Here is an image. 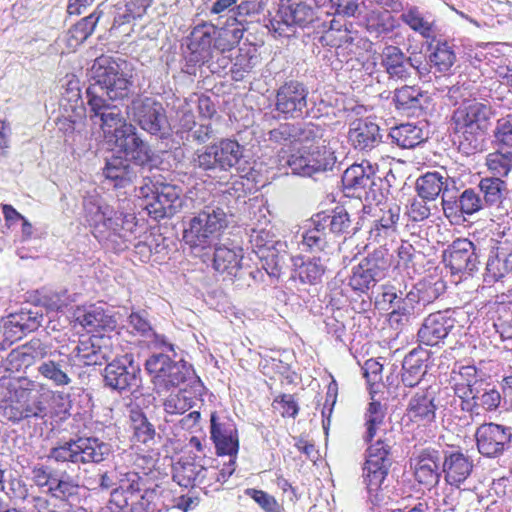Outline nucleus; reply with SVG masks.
I'll list each match as a JSON object with an SVG mask.
<instances>
[{
    "label": "nucleus",
    "instance_id": "f8f14e48",
    "mask_svg": "<svg viewBox=\"0 0 512 512\" xmlns=\"http://www.w3.org/2000/svg\"><path fill=\"white\" fill-rule=\"evenodd\" d=\"M244 148L236 140L222 139L218 143L204 147L195 152L192 163L194 167L208 173L227 172L239 169Z\"/></svg>",
    "mask_w": 512,
    "mask_h": 512
},
{
    "label": "nucleus",
    "instance_id": "680f3d73",
    "mask_svg": "<svg viewBox=\"0 0 512 512\" xmlns=\"http://www.w3.org/2000/svg\"><path fill=\"white\" fill-rule=\"evenodd\" d=\"M243 32L238 28H217L213 36L214 51L225 53L231 51L242 38Z\"/></svg>",
    "mask_w": 512,
    "mask_h": 512
},
{
    "label": "nucleus",
    "instance_id": "4468645a",
    "mask_svg": "<svg viewBox=\"0 0 512 512\" xmlns=\"http://www.w3.org/2000/svg\"><path fill=\"white\" fill-rule=\"evenodd\" d=\"M314 5V0H283L266 27L279 37H291L296 27L304 28L315 21Z\"/></svg>",
    "mask_w": 512,
    "mask_h": 512
},
{
    "label": "nucleus",
    "instance_id": "338daca9",
    "mask_svg": "<svg viewBox=\"0 0 512 512\" xmlns=\"http://www.w3.org/2000/svg\"><path fill=\"white\" fill-rule=\"evenodd\" d=\"M459 204L463 215H473L485 207L480 193L472 188L465 189L460 194Z\"/></svg>",
    "mask_w": 512,
    "mask_h": 512
},
{
    "label": "nucleus",
    "instance_id": "8fccbe9b",
    "mask_svg": "<svg viewBox=\"0 0 512 512\" xmlns=\"http://www.w3.org/2000/svg\"><path fill=\"white\" fill-rule=\"evenodd\" d=\"M388 137L392 143L403 149L414 148L424 140L422 129L411 123L391 128Z\"/></svg>",
    "mask_w": 512,
    "mask_h": 512
},
{
    "label": "nucleus",
    "instance_id": "6e6d98bb",
    "mask_svg": "<svg viewBox=\"0 0 512 512\" xmlns=\"http://www.w3.org/2000/svg\"><path fill=\"white\" fill-rule=\"evenodd\" d=\"M327 244V231L316 225L313 216L310 219L309 228L302 234L301 249L305 252L316 253L324 251Z\"/></svg>",
    "mask_w": 512,
    "mask_h": 512
},
{
    "label": "nucleus",
    "instance_id": "7ed1b4c3",
    "mask_svg": "<svg viewBox=\"0 0 512 512\" xmlns=\"http://www.w3.org/2000/svg\"><path fill=\"white\" fill-rule=\"evenodd\" d=\"M495 111L488 101L465 99L454 110L452 121L456 133L461 134L460 147L467 153L481 151Z\"/></svg>",
    "mask_w": 512,
    "mask_h": 512
},
{
    "label": "nucleus",
    "instance_id": "49530a36",
    "mask_svg": "<svg viewBox=\"0 0 512 512\" xmlns=\"http://www.w3.org/2000/svg\"><path fill=\"white\" fill-rule=\"evenodd\" d=\"M102 12L98 9L73 25L65 34L63 40L70 49H75L83 43L94 31Z\"/></svg>",
    "mask_w": 512,
    "mask_h": 512
},
{
    "label": "nucleus",
    "instance_id": "f257e3e1",
    "mask_svg": "<svg viewBox=\"0 0 512 512\" xmlns=\"http://www.w3.org/2000/svg\"><path fill=\"white\" fill-rule=\"evenodd\" d=\"M384 417L385 410L381 403L370 402L365 413L366 431L363 435V440L370 445L366 449L362 477L372 502L378 501L377 492L386 479L393 461L391 450L394 443L391 435L387 432L379 435Z\"/></svg>",
    "mask_w": 512,
    "mask_h": 512
},
{
    "label": "nucleus",
    "instance_id": "4be33fe9",
    "mask_svg": "<svg viewBox=\"0 0 512 512\" xmlns=\"http://www.w3.org/2000/svg\"><path fill=\"white\" fill-rule=\"evenodd\" d=\"M475 437L481 455L487 458H497L509 449L512 428L496 423H484L476 429Z\"/></svg>",
    "mask_w": 512,
    "mask_h": 512
},
{
    "label": "nucleus",
    "instance_id": "c9c22d12",
    "mask_svg": "<svg viewBox=\"0 0 512 512\" xmlns=\"http://www.w3.org/2000/svg\"><path fill=\"white\" fill-rule=\"evenodd\" d=\"M314 222L317 226H321L326 231L335 236L353 235L357 231V227L352 226L350 215L344 207H336L330 212H319L314 215Z\"/></svg>",
    "mask_w": 512,
    "mask_h": 512
},
{
    "label": "nucleus",
    "instance_id": "5701e85b",
    "mask_svg": "<svg viewBox=\"0 0 512 512\" xmlns=\"http://www.w3.org/2000/svg\"><path fill=\"white\" fill-rule=\"evenodd\" d=\"M450 382L456 397L460 399L462 411H471L475 405L473 395L479 393L485 380L474 365L455 366L451 371Z\"/></svg>",
    "mask_w": 512,
    "mask_h": 512
},
{
    "label": "nucleus",
    "instance_id": "72a5a7b5",
    "mask_svg": "<svg viewBox=\"0 0 512 512\" xmlns=\"http://www.w3.org/2000/svg\"><path fill=\"white\" fill-rule=\"evenodd\" d=\"M381 65L389 79L408 81L412 78V55L407 56L399 47L386 46L381 53Z\"/></svg>",
    "mask_w": 512,
    "mask_h": 512
},
{
    "label": "nucleus",
    "instance_id": "cd10ccee",
    "mask_svg": "<svg viewBox=\"0 0 512 512\" xmlns=\"http://www.w3.org/2000/svg\"><path fill=\"white\" fill-rule=\"evenodd\" d=\"M455 322L449 311H438L429 314L418 330V341L426 346L438 345L454 328Z\"/></svg>",
    "mask_w": 512,
    "mask_h": 512
},
{
    "label": "nucleus",
    "instance_id": "ea45409f",
    "mask_svg": "<svg viewBox=\"0 0 512 512\" xmlns=\"http://www.w3.org/2000/svg\"><path fill=\"white\" fill-rule=\"evenodd\" d=\"M448 186L449 177L445 172H427L416 181L418 196L430 202L436 200L441 193L448 192Z\"/></svg>",
    "mask_w": 512,
    "mask_h": 512
},
{
    "label": "nucleus",
    "instance_id": "5fc2aeb1",
    "mask_svg": "<svg viewBox=\"0 0 512 512\" xmlns=\"http://www.w3.org/2000/svg\"><path fill=\"white\" fill-rule=\"evenodd\" d=\"M501 400L502 395L495 385L485 381L483 385L480 386L479 393L477 395H473L472 401L475 402L474 407L471 411L467 412L478 415L480 409L485 411H494L499 407Z\"/></svg>",
    "mask_w": 512,
    "mask_h": 512
},
{
    "label": "nucleus",
    "instance_id": "6e6552de",
    "mask_svg": "<svg viewBox=\"0 0 512 512\" xmlns=\"http://www.w3.org/2000/svg\"><path fill=\"white\" fill-rule=\"evenodd\" d=\"M181 189L175 185L154 182L144 178L138 188L141 206L154 220L172 217L182 206Z\"/></svg>",
    "mask_w": 512,
    "mask_h": 512
},
{
    "label": "nucleus",
    "instance_id": "0e129e2a",
    "mask_svg": "<svg viewBox=\"0 0 512 512\" xmlns=\"http://www.w3.org/2000/svg\"><path fill=\"white\" fill-rule=\"evenodd\" d=\"M133 437L135 441L153 445L156 442V431L152 423L141 413L133 418Z\"/></svg>",
    "mask_w": 512,
    "mask_h": 512
},
{
    "label": "nucleus",
    "instance_id": "58836bf2",
    "mask_svg": "<svg viewBox=\"0 0 512 512\" xmlns=\"http://www.w3.org/2000/svg\"><path fill=\"white\" fill-rule=\"evenodd\" d=\"M434 392L429 389L417 392L409 401L407 414L413 421L431 423L436 417Z\"/></svg>",
    "mask_w": 512,
    "mask_h": 512
},
{
    "label": "nucleus",
    "instance_id": "774afa93",
    "mask_svg": "<svg viewBox=\"0 0 512 512\" xmlns=\"http://www.w3.org/2000/svg\"><path fill=\"white\" fill-rule=\"evenodd\" d=\"M223 484L219 469L216 467H202L198 487L205 494L210 491H219Z\"/></svg>",
    "mask_w": 512,
    "mask_h": 512
},
{
    "label": "nucleus",
    "instance_id": "09e8293b",
    "mask_svg": "<svg viewBox=\"0 0 512 512\" xmlns=\"http://www.w3.org/2000/svg\"><path fill=\"white\" fill-rule=\"evenodd\" d=\"M398 220L399 208H390L379 220L374 221V224L369 231L368 240L378 243L383 247V242L395 233Z\"/></svg>",
    "mask_w": 512,
    "mask_h": 512
},
{
    "label": "nucleus",
    "instance_id": "69168bd1",
    "mask_svg": "<svg viewBox=\"0 0 512 512\" xmlns=\"http://www.w3.org/2000/svg\"><path fill=\"white\" fill-rule=\"evenodd\" d=\"M493 137L495 147L512 149V113L497 120Z\"/></svg>",
    "mask_w": 512,
    "mask_h": 512
},
{
    "label": "nucleus",
    "instance_id": "f704fd0d",
    "mask_svg": "<svg viewBox=\"0 0 512 512\" xmlns=\"http://www.w3.org/2000/svg\"><path fill=\"white\" fill-rule=\"evenodd\" d=\"M473 460L460 451L445 453L442 459V473L450 486L459 487L472 473Z\"/></svg>",
    "mask_w": 512,
    "mask_h": 512
},
{
    "label": "nucleus",
    "instance_id": "2eb2a0df",
    "mask_svg": "<svg viewBox=\"0 0 512 512\" xmlns=\"http://www.w3.org/2000/svg\"><path fill=\"white\" fill-rule=\"evenodd\" d=\"M31 473L35 485L51 497L49 500L57 505V510L64 505L71 508L69 501L77 496L79 485L66 472L60 473L50 466L37 464Z\"/></svg>",
    "mask_w": 512,
    "mask_h": 512
},
{
    "label": "nucleus",
    "instance_id": "39448f33",
    "mask_svg": "<svg viewBox=\"0 0 512 512\" xmlns=\"http://www.w3.org/2000/svg\"><path fill=\"white\" fill-rule=\"evenodd\" d=\"M145 369L157 394L189 384L201 388V381L186 361L174 360L164 353H154L145 362Z\"/></svg>",
    "mask_w": 512,
    "mask_h": 512
},
{
    "label": "nucleus",
    "instance_id": "4d7b16f0",
    "mask_svg": "<svg viewBox=\"0 0 512 512\" xmlns=\"http://www.w3.org/2000/svg\"><path fill=\"white\" fill-rule=\"evenodd\" d=\"M360 263L376 278L380 281L385 276L391 266V255L388 250L382 246L375 249Z\"/></svg>",
    "mask_w": 512,
    "mask_h": 512
},
{
    "label": "nucleus",
    "instance_id": "9b49d317",
    "mask_svg": "<svg viewBox=\"0 0 512 512\" xmlns=\"http://www.w3.org/2000/svg\"><path fill=\"white\" fill-rule=\"evenodd\" d=\"M127 114L143 131L157 139H167L172 132L163 104L153 97L137 96L127 106Z\"/></svg>",
    "mask_w": 512,
    "mask_h": 512
},
{
    "label": "nucleus",
    "instance_id": "c756f323",
    "mask_svg": "<svg viewBox=\"0 0 512 512\" xmlns=\"http://www.w3.org/2000/svg\"><path fill=\"white\" fill-rule=\"evenodd\" d=\"M216 27L212 24L196 26L189 36L187 48L189 50L188 61L194 64H205L214 58L213 36Z\"/></svg>",
    "mask_w": 512,
    "mask_h": 512
},
{
    "label": "nucleus",
    "instance_id": "7c9ffc66",
    "mask_svg": "<svg viewBox=\"0 0 512 512\" xmlns=\"http://www.w3.org/2000/svg\"><path fill=\"white\" fill-rule=\"evenodd\" d=\"M72 369L71 357L68 354L54 350L51 355L39 363L37 371L44 379L55 386H66L71 383L70 371Z\"/></svg>",
    "mask_w": 512,
    "mask_h": 512
},
{
    "label": "nucleus",
    "instance_id": "dca6fc26",
    "mask_svg": "<svg viewBox=\"0 0 512 512\" xmlns=\"http://www.w3.org/2000/svg\"><path fill=\"white\" fill-rule=\"evenodd\" d=\"M325 128L312 122L281 123L269 131V140L277 144L299 145L301 150H308L326 142Z\"/></svg>",
    "mask_w": 512,
    "mask_h": 512
},
{
    "label": "nucleus",
    "instance_id": "473e14b6",
    "mask_svg": "<svg viewBox=\"0 0 512 512\" xmlns=\"http://www.w3.org/2000/svg\"><path fill=\"white\" fill-rule=\"evenodd\" d=\"M349 143L359 151H371L382 142L380 127L369 119L355 120L348 131Z\"/></svg>",
    "mask_w": 512,
    "mask_h": 512
},
{
    "label": "nucleus",
    "instance_id": "052dcab7",
    "mask_svg": "<svg viewBox=\"0 0 512 512\" xmlns=\"http://www.w3.org/2000/svg\"><path fill=\"white\" fill-rule=\"evenodd\" d=\"M255 52V49L238 50V54L234 57L230 69L233 80H243L245 75L250 73L252 69L257 65L258 56L256 55Z\"/></svg>",
    "mask_w": 512,
    "mask_h": 512
},
{
    "label": "nucleus",
    "instance_id": "603ef678",
    "mask_svg": "<svg viewBox=\"0 0 512 512\" xmlns=\"http://www.w3.org/2000/svg\"><path fill=\"white\" fill-rule=\"evenodd\" d=\"M203 465L189 459H180L173 466V480L182 487L198 486Z\"/></svg>",
    "mask_w": 512,
    "mask_h": 512
},
{
    "label": "nucleus",
    "instance_id": "1a4fd4ad",
    "mask_svg": "<svg viewBox=\"0 0 512 512\" xmlns=\"http://www.w3.org/2000/svg\"><path fill=\"white\" fill-rule=\"evenodd\" d=\"M122 480L129 512H166L171 506V493L160 485L145 488L137 473H128Z\"/></svg>",
    "mask_w": 512,
    "mask_h": 512
},
{
    "label": "nucleus",
    "instance_id": "9d476101",
    "mask_svg": "<svg viewBox=\"0 0 512 512\" xmlns=\"http://www.w3.org/2000/svg\"><path fill=\"white\" fill-rule=\"evenodd\" d=\"M342 184L348 196L368 204L379 203L383 198V180L377 175V167L368 161L348 167L342 175Z\"/></svg>",
    "mask_w": 512,
    "mask_h": 512
},
{
    "label": "nucleus",
    "instance_id": "393cba45",
    "mask_svg": "<svg viewBox=\"0 0 512 512\" xmlns=\"http://www.w3.org/2000/svg\"><path fill=\"white\" fill-rule=\"evenodd\" d=\"M477 248L466 238L454 240L444 252V262L452 274L471 275L478 269Z\"/></svg>",
    "mask_w": 512,
    "mask_h": 512
},
{
    "label": "nucleus",
    "instance_id": "a19ab883",
    "mask_svg": "<svg viewBox=\"0 0 512 512\" xmlns=\"http://www.w3.org/2000/svg\"><path fill=\"white\" fill-rule=\"evenodd\" d=\"M427 351L413 349L405 356L402 364V382L406 387H415L426 373Z\"/></svg>",
    "mask_w": 512,
    "mask_h": 512
},
{
    "label": "nucleus",
    "instance_id": "6ab92c4d",
    "mask_svg": "<svg viewBox=\"0 0 512 512\" xmlns=\"http://www.w3.org/2000/svg\"><path fill=\"white\" fill-rule=\"evenodd\" d=\"M88 106L92 122L101 127L105 138L115 146L136 131V127L126 121L118 106L110 103L99 105V109L92 105Z\"/></svg>",
    "mask_w": 512,
    "mask_h": 512
},
{
    "label": "nucleus",
    "instance_id": "b1692460",
    "mask_svg": "<svg viewBox=\"0 0 512 512\" xmlns=\"http://www.w3.org/2000/svg\"><path fill=\"white\" fill-rule=\"evenodd\" d=\"M210 438L215 445L218 455L237 457L239 435L232 418L212 412L210 416Z\"/></svg>",
    "mask_w": 512,
    "mask_h": 512
},
{
    "label": "nucleus",
    "instance_id": "864d4df0",
    "mask_svg": "<svg viewBox=\"0 0 512 512\" xmlns=\"http://www.w3.org/2000/svg\"><path fill=\"white\" fill-rule=\"evenodd\" d=\"M296 265V276L304 284L316 285L326 271L325 260L321 257H312L302 260Z\"/></svg>",
    "mask_w": 512,
    "mask_h": 512
},
{
    "label": "nucleus",
    "instance_id": "ddd939ff",
    "mask_svg": "<svg viewBox=\"0 0 512 512\" xmlns=\"http://www.w3.org/2000/svg\"><path fill=\"white\" fill-rule=\"evenodd\" d=\"M248 235L252 250L262 263V269L270 278H279L287 255L286 242L278 238L272 227H254Z\"/></svg>",
    "mask_w": 512,
    "mask_h": 512
},
{
    "label": "nucleus",
    "instance_id": "e2e57ef3",
    "mask_svg": "<svg viewBox=\"0 0 512 512\" xmlns=\"http://www.w3.org/2000/svg\"><path fill=\"white\" fill-rule=\"evenodd\" d=\"M379 282L376 278L359 263L353 267L352 274L349 277V286L357 292L366 293L370 288L374 287Z\"/></svg>",
    "mask_w": 512,
    "mask_h": 512
},
{
    "label": "nucleus",
    "instance_id": "c03bdc74",
    "mask_svg": "<svg viewBox=\"0 0 512 512\" xmlns=\"http://www.w3.org/2000/svg\"><path fill=\"white\" fill-rule=\"evenodd\" d=\"M393 101L398 110L415 113L427 106L429 96L416 86L405 85L394 91Z\"/></svg>",
    "mask_w": 512,
    "mask_h": 512
},
{
    "label": "nucleus",
    "instance_id": "423d86ee",
    "mask_svg": "<svg viewBox=\"0 0 512 512\" xmlns=\"http://www.w3.org/2000/svg\"><path fill=\"white\" fill-rule=\"evenodd\" d=\"M230 216L232 215L219 206H205L189 220L183 232V240L194 249L212 247L228 227Z\"/></svg>",
    "mask_w": 512,
    "mask_h": 512
},
{
    "label": "nucleus",
    "instance_id": "f3484780",
    "mask_svg": "<svg viewBox=\"0 0 512 512\" xmlns=\"http://www.w3.org/2000/svg\"><path fill=\"white\" fill-rule=\"evenodd\" d=\"M103 378L105 386L119 393L130 392L141 385V368L134 355L126 353L107 363Z\"/></svg>",
    "mask_w": 512,
    "mask_h": 512
},
{
    "label": "nucleus",
    "instance_id": "aec40b11",
    "mask_svg": "<svg viewBox=\"0 0 512 512\" xmlns=\"http://www.w3.org/2000/svg\"><path fill=\"white\" fill-rule=\"evenodd\" d=\"M308 96L309 90L305 84L287 81L276 90L274 109L284 119L301 118L309 111Z\"/></svg>",
    "mask_w": 512,
    "mask_h": 512
},
{
    "label": "nucleus",
    "instance_id": "bf43d9fd",
    "mask_svg": "<svg viewBox=\"0 0 512 512\" xmlns=\"http://www.w3.org/2000/svg\"><path fill=\"white\" fill-rule=\"evenodd\" d=\"M455 61V53L446 42L439 43L429 56L430 68H434V74H448Z\"/></svg>",
    "mask_w": 512,
    "mask_h": 512
},
{
    "label": "nucleus",
    "instance_id": "0eeeda50",
    "mask_svg": "<svg viewBox=\"0 0 512 512\" xmlns=\"http://www.w3.org/2000/svg\"><path fill=\"white\" fill-rule=\"evenodd\" d=\"M110 443L95 437H77L59 443L49 451L48 458L57 463L75 465L99 464L112 454Z\"/></svg>",
    "mask_w": 512,
    "mask_h": 512
},
{
    "label": "nucleus",
    "instance_id": "a211bd4d",
    "mask_svg": "<svg viewBox=\"0 0 512 512\" xmlns=\"http://www.w3.org/2000/svg\"><path fill=\"white\" fill-rule=\"evenodd\" d=\"M336 162L337 157L328 140L323 142V145L297 151L287 161L292 172L302 176H312L317 172L332 170Z\"/></svg>",
    "mask_w": 512,
    "mask_h": 512
},
{
    "label": "nucleus",
    "instance_id": "a878e982",
    "mask_svg": "<svg viewBox=\"0 0 512 512\" xmlns=\"http://www.w3.org/2000/svg\"><path fill=\"white\" fill-rule=\"evenodd\" d=\"M411 467L415 480L432 488L438 484L442 473L441 452L434 448H423L413 453Z\"/></svg>",
    "mask_w": 512,
    "mask_h": 512
},
{
    "label": "nucleus",
    "instance_id": "3c124183",
    "mask_svg": "<svg viewBox=\"0 0 512 512\" xmlns=\"http://www.w3.org/2000/svg\"><path fill=\"white\" fill-rule=\"evenodd\" d=\"M128 325L132 332L147 339L155 338L157 343L166 347L169 351H174L173 344L167 343L163 336L155 333L146 311L132 312L128 317Z\"/></svg>",
    "mask_w": 512,
    "mask_h": 512
},
{
    "label": "nucleus",
    "instance_id": "a18cd8bd",
    "mask_svg": "<svg viewBox=\"0 0 512 512\" xmlns=\"http://www.w3.org/2000/svg\"><path fill=\"white\" fill-rule=\"evenodd\" d=\"M105 177L114 182L115 187H125L137 176V171L130 164L129 159L112 156L107 160L103 169Z\"/></svg>",
    "mask_w": 512,
    "mask_h": 512
},
{
    "label": "nucleus",
    "instance_id": "e433bc0d",
    "mask_svg": "<svg viewBox=\"0 0 512 512\" xmlns=\"http://www.w3.org/2000/svg\"><path fill=\"white\" fill-rule=\"evenodd\" d=\"M112 214V208L102 203L101 197L94 190L83 197V216L93 229L95 237H105L104 221L107 215Z\"/></svg>",
    "mask_w": 512,
    "mask_h": 512
},
{
    "label": "nucleus",
    "instance_id": "20e7f679",
    "mask_svg": "<svg viewBox=\"0 0 512 512\" xmlns=\"http://www.w3.org/2000/svg\"><path fill=\"white\" fill-rule=\"evenodd\" d=\"M92 69L94 82L86 90L88 105L99 109L103 103L121 100L129 95L132 82L123 72L121 63L101 57L95 61Z\"/></svg>",
    "mask_w": 512,
    "mask_h": 512
},
{
    "label": "nucleus",
    "instance_id": "37998d69",
    "mask_svg": "<svg viewBox=\"0 0 512 512\" xmlns=\"http://www.w3.org/2000/svg\"><path fill=\"white\" fill-rule=\"evenodd\" d=\"M116 147L137 166L150 165L153 160V152L150 146L140 138L137 130L129 137L124 138Z\"/></svg>",
    "mask_w": 512,
    "mask_h": 512
},
{
    "label": "nucleus",
    "instance_id": "4c0bfd02",
    "mask_svg": "<svg viewBox=\"0 0 512 512\" xmlns=\"http://www.w3.org/2000/svg\"><path fill=\"white\" fill-rule=\"evenodd\" d=\"M203 386L196 388L194 385L189 384L179 387L178 392L171 393L163 402L164 410L170 415L184 414L196 406L199 396H201Z\"/></svg>",
    "mask_w": 512,
    "mask_h": 512
},
{
    "label": "nucleus",
    "instance_id": "2f4dec72",
    "mask_svg": "<svg viewBox=\"0 0 512 512\" xmlns=\"http://www.w3.org/2000/svg\"><path fill=\"white\" fill-rule=\"evenodd\" d=\"M43 318V313L38 306L33 309H21L7 317L4 323V334L13 340L21 339L26 333L37 329Z\"/></svg>",
    "mask_w": 512,
    "mask_h": 512
},
{
    "label": "nucleus",
    "instance_id": "f03ea898",
    "mask_svg": "<svg viewBox=\"0 0 512 512\" xmlns=\"http://www.w3.org/2000/svg\"><path fill=\"white\" fill-rule=\"evenodd\" d=\"M48 395L40 385L26 377L0 378V411L12 422L44 418L48 414Z\"/></svg>",
    "mask_w": 512,
    "mask_h": 512
},
{
    "label": "nucleus",
    "instance_id": "79ce46f5",
    "mask_svg": "<svg viewBox=\"0 0 512 512\" xmlns=\"http://www.w3.org/2000/svg\"><path fill=\"white\" fill-rule=\"evenodd\" d=\"M400 19L414 32L420 34L424 39H432L436 34L434 19L429 14H424L419 7L408 5L404 8Z\"/></svg>",
    "mask_w": 512,
    "mask_h": 512
},
{
    "label": "nucleus",
    "instance_id": "bb28decb",
    "mask_svg": "<svg viewBox=\"0 0 512 512\" xmlns=\"http://www.w3.org/2000/svg\"><path fill=\"white\" fill-rule=\"evenodd\" d=\"M214 254L212 267L225 278L236 281L245 278V267L242 265L243 249L239 246H228L217 243L213 245Z\"/></svg>",
    "mask_w": 512,
    "mask_h": 512
},
{
    "label": "nucleus",
    "instance_id": "412c9836",
    "mask_svg": "<svg viewBox=\"0 0 512 512\" xmlns=\"http://www.w3.org/2000/svg\"><path fill=\"white\" fill-rule=\"evenodd\" d=\"M114 337L117 335L103 333L83 338L73 348L70 357L81 366L102 365L114 354Z\"/></svg>",
    "mask_w": 512,
    "mask_h": 512
},
{
    "label": "nucleus",
    "instance_id": "de8ad7c7",
    "mask_svg": "<svg viewBox=\"0 0 512 512\" xmlns=\"http://www.w3.org/2000/svg\"><path fill=\"white\" fill-rule=\"evenodd\" d=\"M478 188L485 207H499L508 193L506 182L495 176L482 178Z\"/></svg>",
    "mask_w": 512,
    "mask_h": 512
},
{
    "label": "nucleus",
    "instance_id": "c85d7f7f",
    "mask_svg": "<svg viewBox=\"0 0 512 512\" xmlns=\"http://www.w3.org/2000/svg\"><path fill=\"white\" fill-rule=\"evenodd\" d=\"M73 317L75 322L91 334H111L117 326L114 316L98 305L78 307Z\"/></svg>",
    "mask_w": 512,
    "mask_h": 512
},
{
    "label": "nucleus",
    "instance_id": "13d9d810",
    "mask_svg": "<svg viewBox=\"0 0 512 512\" xmlns=\"http://www.w3.org/2000/svg\"><path fill=\"white\" fill-rule=\"evenodd\" d=\"M488 170L495 177H505L512 170V149L495 147L486 157Z\"/></svg>",
    "mask_w": 512,
    "mask_h": 512
}]
</instances>
